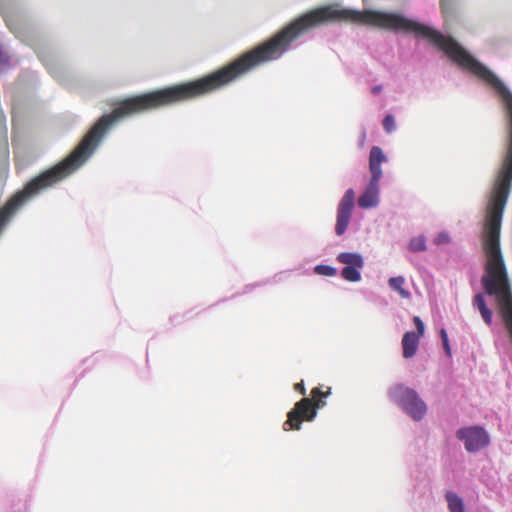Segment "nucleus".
<instances>
[{"label": "nucleus", "mask_w": 512, "mask_h": 512, "mask_svg": "<svg viewBox=\"0 0 512 512\" xmlns=\"http://www.w3.org/2000/svg\"><path fill=\"white\" fill-rule=\"evenodd\" d=\"M314 272L320 276L334 277L337 275L336 267L328 264H318L314 267Z\"/></svg>", "instance_id": "nucleus-13"}, {"label": "nucleus", "mask_w": 512, "mask_h": 512, "mask_svg": "<svg viewBox=\"0 0 512 512\" xmlns=\"http://www.w3.org/2000/svg\"><path fill=\"white\" fill-rule=\"evenodd\" d=\"M294 388H295L296 391L300 392L302 395L306 394V388H305V385H304L303 381H301L299 383H296Z\"/></svg>", "instance_id": "nucleus-22"}, {"label": "nucleus", "mask_w": 512, "mask_h": 512, "mask_svg": "<svg viewBox=\"0 0 512 512\" xmlns=\"http://www.w3.org/2000/svg\"><path fill=\"white\" fill-rule=\"evenodd\" d=\"M473 306L480 311V290L475 291L473 296Z\"/></svg>", "instance_id": "nucleus-21"}, {"label": "nucleus", "mask_w": 512, "mask_h": 512, "mask_svg": "<svg viewBox=\"0 0 512 512\" xmlns=\"http://www.w3.org/2000/svg\"><path fill=\"white\" fill-rule=\"evenodd\" d=\"M408 249L411 252H423L427 249V238L424 234L412 237L408 243Z\"/></svg>", "instance_id": "nucleus-11"}, {"label": "nucleus", "mask_w": 512, "mask_h": 512, "mask_svg": "<svg viewBox=\"0 0 512 512\" xmlns=\"http://www.w3.org/2000/svg\"><path fill=\"white\" fill-rule=\"evenodd\" d=\"M363 268L364 267L344 266L341 270V277L348 282L357 283L362 279L361 270Z\"/></svg>", "instance_id": "nucleus-10"}, {"label": "nucleus", "mask_w": 512, "mask_h": 512, "mask_svg": "<svg viewBox=\"0 0 512 512\" xmlns=\"http://www.w3.org/2000/svg\"><path fill=\"white\" fill-rule=\"evenodd\" d=\"M383 129L387 134H392L396 130L395 118L392 114H387L383 119Z\"/></svg>", "instance_id": "nucleus-14"}, {"label": "nucleus", "mask_w": 512, "mask_h": 512, "mask_svg": "<svg viewBox=\"0 0 512 512\" xmlns=\"http://www.w3.org/2000/svg\"><path fill=\"white\" fill-rule=\"evenodd\" d=\"M311 394L317 398L315 403L307 397L302 398L296 402L294 408L288 412L287 420L283 423L285 431L289 429L301 430L302 421H313L318 413V409L326 405L325 398L331 394L329 389L327 392H322L319 387L312 389Z\"/></svg>", "instance_id": "nucleus-1"}, {"label": "nucleus", "mask_w": 512, "mask_h": 512, "mask_svg": "<svg viewBox=\"0 0 512 512\" xmlns=\"http://www.w3.org/2000/svg\"><path fill=\"white\" fill-rule=\"evenodd\" d=\"M355 207V191L348 188L340 199L335 223V234L340 237L345 234L352 218V212Z\"/></svg>", "instance_id": "nucleus-3"}, {"label": "nucleus", "mask_w": 512, "mask_h": 512, "mask_svg": "<svg viewBox=\"0 0 512 512\" xmlns=\"http://www.w3.org/2000/svg\"><path fill=\"white\" fill-rule=\"evenodd\" d=\"M482 319L487 323V324H491L492 322V313L491 311L487 308V306L484 304V302L482 301Z\"/></svg>", "instance_id": "nucleus-20"}, {"label": "nucleus", "mask_w": 512, "mask_h": 512, "mask_svg": "<svg viewBox=\"0 0 512 512\" xmlns=\"http://www.w3.org/2000/svg\"><path fill=\"white\" fill-rule=\"evenodd\" d=\"M382 91V85H375L371 88V92L376 95Z\"/></svg>", "instance_id": "nucleus-23"}, {"label": "nucleus", "mask_w": 512, "mask_h": 512, "mask_svg": "<svg viewBox=\"0 0 512 512\" xmlns=\"http://www.w3.org/2000/svg\"><path fill=\"white\" fill-rule=\"evenodd\" d=\"M10 56L4 51L2 45H0V74L7 72L10 69L9 64Z\"/></svg>", "instance_id": "nucleus-15"}, {"label": "nucleus", "mask_w": 512, "mask_h": 512, "mask_svg": "<svg viewBox=\"0 0 512 512\" xmlns=\"http://www.w3.org/2000/svg\"><path fill=\"white\" fill-rule=\"evenodd\" d=\"M413 323H414L416 331H417V332H415L416 335H419V337L421 338L425 333L424 322L422 321V319L419 316H414Z\"/></svg>", "instance_id": "nucleus-18"}, {"label": "nucleus", "mask_w": 512, "mask_h": 512, "mask_svg": "<svg viewBox=\"0 0 512 512\" xmlns=\"http://www.w3.org/2000/svg\"><path fill=\"white\" fill-rule=\"evenodd\" d=\"M445 500L449 512H465L464 501L456 492L452 490L446 491Z\"/></svg>", "instance_id": "nucleus-9"}, {"label": "nucleus", "mask_w": 512, "mask_h": 512, "mask_svg": "<svg viewBox=\"0 0 512 512\" xmlns=\"http://www.w3.org/2000/svg\"><path fill=\"white\" fill-rule=\"evenodd\" d=\"M449 242H450V236L446 231H442V232L438 233L434 239V243L436 245L447 244Z\"/></svg>", "instance_id": "nucleus-19"}, {"label": "nucleus", "mask_w": 512, "mask_h": 512, "mask_svg": "<svg viewBox=\"0 0 512 512\" xmlns=\"http://www.w3.org/2000/svg\"><path fill=\"white\" fill-rule=\"evenodd\" d=\"M420 343L419 335L413 331H407L402 338L403 357L406 359L416 355Z\"/></svg>", "instance_id": "nucleus-7"}, {"label": "nucleus", "mask_w": 512, "mask_h": 512, "mask_svg": "<svg viewBox=\"0 0 512 512\" xmlns=\"http://www.w3.org/2000/svg\"><path fill=\"white\" fill-rule=\"evenodd\" d=\"M440 337H441V340L443 343V348H444L445 354L448 357H451L452 351H451V346L449 343L448 333H447L446 329L443 327L440 329Z\"/></svg>", "instance_id": "nucleus-17"}, {"label": "nucleus", "mask_w": 512, "mask_h": 512, "mask_svg": "<svg viewBox=\"0 0 512 512\" xmlns=\"http://www.w3.org/2000/svg\"><path fill=\"white\" fill-rule=\"evenodd\" d=\"M388 160L383 150L379 146H372L369 152V170L373 179L381 180L383 170L381 164Z\"/></svg>", "instance_id": "nucleus-6"}, {"label": "nucleus", "mask_w": 512, "mask_h": 512, "mask_svg": "<svg viewBox=\"0 0 512 512\" xmlns=\"http://www.w3.org/2000/svg\"><path fill=\"white\" fill-rule=\"evenodd\" d=\"M444 16L452 17L454 14V0H440Z\"/></svg>", "instance_id": "nucleus-16"}, {"label": "nucleus", "mask_w": 512, "mask_h": 512, "mask_svg": "<svg viewBox=\"0 0 512 512\" xmlns=\"http://www.w3.org/2000/svg\"><path fill=\"white\" fill-rule=\"evenodd\" d=\"M456 436L464 442L465 449L468 452L480 450V425L460 428L457 430Z\"/></svg>", "instance_id": "nucleus-5"}, {"label": "nucleus", "mask_w": 512, "mask_h": 512, "mask_svg": "<svg viewBox=\"0 0 512 512\" xmlns=\"http://www.w3.org/2000/svg\"><path fill=\"white\" fill-rule=\"evenodd\" d=\"M389 396L414 421H421L427 413L426 403L414 389L398 385L390 389Z\"/></svg>", "instance_id": "nucleus-2"}, {"label": "nucleus", "mask_w": 512, "mask_h": 512, "mask_svg": "<svg viewBox=\"0 0 512 512\" xmlns=\"http://www.w3.org/2000/svg\"><path fill=\"white\" fill-rule=\"evenodd\" d=\"M339 263L345 264V266L352 267H364V257L359 252H340L337 257Z\"/></svg>", "instance_id": "nucleus-8"}, {"label": "nucleus", "mask_w": 512, "mask_h": 512, "mask_svg": "<svg viewBox=\"0 0 512 512\" xmlns=\"http://www.w3.org/2000/svg\"><path fill=\"white\" fill-rule=\"evenodd\" d=\"M380 180L370 178L363 193L358 198V205L362 209H371L379 205Z\"/></svg>", "instance_id": "nucleus-4"}, {"label": "nucleus", "mask_w": 512, "mask_h": 512, "mask_svg": "<svg viewBox=\"0 0 512 512\" xmlns=\"http://www.w3.org/2000/svg\"><path fill=\"white\" fill-rule=\"evenodd\" d=\"M389 286L391 289L397 291L402 298H408L410 296L409 291L403 288L405 284V279L403 276H395L391 277L388 280Z\"/></svg>", "instance_id": "nucleus-12"}, {"label": "nucleus", "mask_w": 512, "mask_h": 512, "mask_svg": "<svg viewBox=\"0 0 512 512\" xmlns=\"http://www.w3.org/2000/svg\"><path fill=\"white\" fill-rule=\"evenodd\" d=\"M488 442H489L488 436L482 431V440H481L482 446L487 445Z\"/></svg>", "instance_id": "nucleus-24"}]
</instances>
